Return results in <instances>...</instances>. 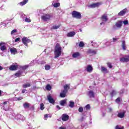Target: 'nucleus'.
Listing matches in <instances>:
<instances>
[{"instance_id":"f257e3e1","label":"nucleus","mask_w":129,"mask_h":129,"mask_svg":"<svg viewBox=\"0 0 129 129\" xmlns=\"http://www.w3.org/2000/svg\"><path fill=\"white\" fill-rule=\"evenodd\" d=\"M62 54V47L60 44L57 43L54 48V59H57L58 57H60Z\"/></svg>"},{"instance_id":"f03ea898","label":"nucleus","mask_w":129,"mask_h":129,"mask_svg":"<svg viewBox=\"0 0 129 129\" xmlns=\"http://www.w3.org/2000/svg\"><path fill=\"white\" fill-rule=\"evenodd\" d=\"M72 16L73 18H75V19H79L80 20L81 18H82V16L81 15V13L79 12L74 11L72 12Z\"/></svg>"},{"instance_id":"7ed1b4c3","label":"nucleus","mask_w":129,"mask_h":129,"mask_svg":"<svg viewBox=\"0 0 129 129\" xmlns=\"http://www.w3.org/2000/svg\"><path fill=\"white\" fill-rule=\"evenodd\" d=\"M30 42H31V39H29L27 37H23L22 38V43L25 45V46H26V47H28V44L30 43Z\"/></svg>"},{"instance_id":"20e7f679","label":"nucleus","mask_w":129,"mask_h":129,"mask_svg":"<svg viewBox=\"0 0 129 129\" xmlns=\"http://www.w3.org/2000/svg\"><path fill=\"white\" fill-rule=\"evenodd\" d=\"M51 19V15L50 14H45L41 16V20L43 21H45L47 22V21H49Z\"/></svg>"},{"instance_id":"39448f33","label":"nucleus","mask_w":129,"mask_h":129,"mask_svg":"<svg viewBox=\"0 0 129 129\" xmlns=\"http://www.w3.org/2000/svg\"><path fill=\"white\" fill-rule=\"evenodd\" d=\"M18 68L19 65L16 63L15 64H12L10 66L9 70H10V71H16V70H18Z\"/></svg>"},{"instance_id":"423d86ee","label":"nucleus","mask_w":129,"mask_h":129,"mask_svg":"<svg viewBox=\"0 0 129 129\" xmlns=\"http://www.w3.org/2000/svg\"><path fill=\"white\" fill-rule=\"evenodd\" d=\"M6 45V43L4 42H1L0 43V49L1 51H7V46Z\"/></svg>"},{"instance_id":"0eeeda50","label":"nucleus","mask_w":129,"mask_h":129,"mask_svg":"<svg viewBox=\"0 0 129 129\" xmlns=\"http://www.w3.org/2000/svg\"><path fill=\"white\" fill-rule=\"evenodd\" d=\"M126 13H127V9L125 8L118 13V16L123 17Z\"/></svg>"},{"instance_id":"6e6552de","label":"nucleus","mask_w":129,"mask_h":129,"mask_svg":"<svg viewBox=\"0 0 129 129\" xmlns=\"http://www.w3.org/2000/svg\"><path fill=\"white\" fill-rule=\"evenodd\" d=\"M100 19L103 22H107L108 21V17H107V14H104L101 16Z\"/></svg>"},{"instance_id":"1a4fd4ad","label":"nucleus","mask_w":129,"mask_h":129,"mask_svg":"<svg viewBox=\"0 0 129 129\" xmlns=\"http://www.w3.org/2000/svg\"><path fill=\"white\" fill-rule=\"evenodd\" d=\"M101 4L99 2H97L96 3H93L91 4L89 7L92 9H94L95 8H98L99 6H100Z\"/></svg>"},{"instance_id":"9d476101","label":"nucleus","mask_w":129,"mask_h":129,"mask_svg":"<svg viewBox=\"0 0 129 129\" xmlns=\"http://www.w3.org/2000/svg\"><path fill=\"white\" fill-rule=\"evenodd\" d=\"M61 119L63 121H67L69 119V115L67 114H63L61 116Z\"/></svg>"},{"instance_id":"9b49d317","label":"nucleus","mask_w":129,"mask_h":129,"mask_svg":"<svg viewBox=\"0 0 129 129\" xmlns=\"http://www.w3.org/2000/svg\"><path fill=\"white\" fill-rule=\"evenodd\" d=\"M47 99L49 103H51L52 104H54L55 103V100H54V99L52 98L51 95H49L48 96H47Z\"/></svg>"},{"instance_id":"f8f14e48","label":"nucleus","mask_w":129,"mask_h":129,"mask_svg":"<svg viewBox=\"0 0 129 129\" xmlns=\"http://www.w3.org/2000/svg\"><path fill=\"white\" fill-rule=\"evenodd\" d=\"M115 26L117 28V29H120L122 27V21H118L116 22Z\"/></svg>"},{"instance_id":"ddd939ff","label":"nucleus","mask_w":129,"mask_h":129,"mask_svg":"<svg viewBox=\"0 0 129 129\" xmlns=\"http://www.w3.org/2000/svg\"><path fill=\"white\" fill-rule=\"evenodd\" d=\"M120 62H129V54L125 56V57H122L120 58Z\"/></svg>"},{"instance_id":"4468645a","label":"nucleus","mask_w":129,"mask_h":129,"mask_svg":"<svg viewBox=\"0 0 129 129\" xmlns=\"http://www.w3.org/2000/svg\"><path fill=\"white\" fill-rule=\"evenodd\" d=\"M87 95H88L90 98H94V92H93L92 90H90L88 92Z\"/></svg>"},{"instance_id":"2eb2a0df","label":"nucleus","mask_w":129,"mask_h":129,"mask_svg":"<svg viewBox=\"0 0 129 129\" xmlns=\"http://www.w3.org/2000/svg\"><path fill=\"white\" fill-rule=\"evenodd\" d=\"M87 54L90 55H95L96 54V51L92 49H89L87 51Z\"/></svg>"},{"instance_id":"dca6fc26","label":"nucleus","mask_w":129,"mask_h":129,"mask_svg":"<svg viewBox=\"0 0 129 129\" xmlns=\"http://www.w3.org/2000/svg\"><path fill=\"white\" fill-rule=\"evenodd\" d=\"M23 73H24L23 71H19L18 72L16 73L14 75L15 77L19 78L21 76H24V75H23Z\"/></svg>"},{"instance_id":"f3484780","label":"nucleus","mask_w":129,"mask_h":129,"mask_svg":"<svg viewBox=\"0 0 129 129\" xmlns=\"http://www.w3.org/2000/svg\"><path fill=\"white\" fill-rule=\"evenodd\" d=\"M87 72H88L89 73H91L92 71H93V68L92 67V66L91 65H88L86 68Z\"/></svg>"},{"instance_id":"a211bd4d","label":"nucleus","mask_w":129,"mask_h":129,"mask_svg":"<svg viewBox=\"0 0 129 129\" xmlns=\"http://www.w3.org/2000/svg\"><path fill=\"white\" fill-rule=\"evenodd\" d=\"M10 52L11 54H13L14 55H15V54L18 53V50L15 48H11Z\"/></svg>"},{"instance_id":"6ab92c4d","label":"nucleus","mask_w":129,"mask_h":129,"mask_svg":"<svg viewBox=\"0 0 129 129\" xmlns=\"http://www.w3.org/2000/svg\"><path fill=\"white\" fill-rule=\"evenodd\" d=\"M101 71L103 73H105V74L108 73V71L107 70V69L104 67H101Z\"/></svg>"},{"instance_id":"aec40b11","label":"nucleus","mask_w":129,"mask_h":129,"mask_svg":"<svg viewBox=\"0 0 129 129\" xmlns=\"http://www.w3.org/2000/svg\"><path fill=\"white\" fill-rule=\"evenodd\" d=\"M19 68L20 69H22L23 71H25V70H27V68H29V65L20 66H19Z\"/></svg>"},{"instance_id":"412c9836","label":"nucleus","mask_w":129,"mask_h":129,"mask_svg":"<svg viewBox=\"0 0 129 129\" xmlns=\"http://www.w3.org/2000/svg\"><path fill=\"white\" fill-rule=\"evenodd\" d=\"M121 47L124 51H125V50H126V45H125V41L123 40L122 41Z\"/></svg>"},{"instance_id":"4be33fe9","label":"nucleus","mask_w":129,"mask_h":129,"mask_svg":"<svg viewBox=\"0 0 129 129\" xmlns=\"http://www.w3.org/2000/svg\"><path fill=\"white\" fill-rule=\"evenodd\" d=\"M59 103L61 106H65V104H66L67 103V101L66 100L64 99V100H61L59 102Z\"/></svg>"},{"instance_id":"5701e85b","label":"nucleus","mask_w":129,"mask_h":129,"mask_svg":"<svg viewBox=\"0 0 129 129\" xmlns=\"http://www.w3.org/2000/svg\"><path fill=\"white\" fill-rule=\"evenodd\" d=\"M8 101H5L1 104V105L3 106V109H4L5 110H6V111H7L8 110V109H6V105H7V104H8Z\"/></svg>"},{"instance_id":"b1692460","label":"nucleus","mask_w":129,"mask_h":129,"mask_svg":"<svg viewBox=\"0 0 129 129\" xmlns=\"http://www.w3.org/2000/svg\"><path fill=\"white\" fill-rule=\"evenodd\" d=\"M28 2H29V0H23V2H21L19 3V5L23 7V6H25Z\"/></svg>"},{"instance_id":"393cba45","label":"nucleus","mask_w":129,"mask_h":129,"mask_svg":"<svg viewBox=\"0 0 129 129\" xmlns=\"http://www.w3.org/2000/svg\"><path fill=\"white\" fill-rule=\"evenodd\" d=\"M73 58H77V57H80V53L77 52H75L73 54Z\"/></svg>"},{"instance_id":"a878e982","label":"nucleus","mask_w":129,"mask_h":129,"mask_svg":"<svg viewBox=\"0 0 129 129\" xmlns=\"http://www.w3.org/2000/svg\"><path fill=\"white\" fill-rule=\"evenodd\" d=\"M75 35V32H71L67 34V37H73Z\"/></svg>"},{"instance_id":"bb28decb","label":"nucleus","mask_w":129,"mask_h":129,"mask_svg":"<svg viewBox=\"0 0 129 129\" xmlns=\"http://www.w3.org/2000/svg\"><path fill=\"white\" fill-rule=\"evenodd\" d=\"M60 27H61L60 24H59L57 26L54 25V26H53L51 29V30H56V29H59L60 28Z\"/></svg>"},{"instance_id":"cd10ccee","label":"nucleus","mask_w":129,"mask_h":129,"mask_svg":"<svg viewBox=\"0 0 129 129\" xmlns=\"http://www.w3.org/2000/svg\"><path fill=\"white\" fill-rule=\"evenodd\" d=\"M63 88L64 89H65L66 90H68H68L70 89V84H66L63 86Z\"/></svg>"},{"instance_id":"c85d7f7f","label":"nucleus","mask_w":129,"mask_h":129,"mask_svg":"<svg viewBox=\"0 0 129 129\" xmlns=\"http://www.w3.org/2000/svg\"><path fill=\"white\" fill-rule=\"evenodd\" d=\"M45 88L46 90H48V91H50L52 89V87H51V85L50 84H48L46 85Z\"/></svg>"},{"instance_id":"c756f323","label":"nucleus","mask_w":129,"mask_h":129,"mask_svg":"<svg viewBox=\"0 0 129 129\" xmlns=\"http://www.w3.org/2000/svg\"><path fill=\"white\" fill-rule=\"evenodd\" d=\"M116 92L114 90H113L112 91V92L110 93V95H111V97H113V96H114V95H116Z\"/></svg>"},{"instance_id":"7c9ffc66","label":"nucleus","mask_w":129,"mask_h":129,"mask_svg":"<svg viewBox=\"0 0 129 129\" xmlns=\"http://www.w3.org/2000/svg\"><path fill=\"white\" fill-rule=\"evenodd\" d=\"M22 86L23 88H28V87H31V84L28 83L26 84H23Z\"/></svg>"},{"instance_id":"2f4dec72","label":"nucleus","mask_w":129,"mask_h":129,"mask_svg":"<svg viewBox=\"0 0 129 129\" xmlns=\"http://www.w3.org/2000/svg\"><path fill=\"white\" fill-rule=\"evenodd\" d=\"M30 103H25L23 104V107L24 108H29V107H30Z\"/></svg>"},{"instance_id":"473e14b6","label":"nucleus","mask_w":129,"mask_h":129,"mask_svg":"<svg viewBox=\"0 0 129 129\" xmlns=\"http://www.w3.org/2000/svg\"><path fill=\"white\" fill-rule=\"evenodd\" d=\"M118 117H120V118H122L124 117V113H119L117 115Z\"/></svg>"},{"instance_id":"72a5a7b5","label":"nucleus","mask_w":129,"mask_h":129,"mask_svg":"<svg viewBox=\"0 0 129 129\" xmlns=\"http://www.w3.org/2000/svg\"><path fill=\"white\" fill-rule=\"evenodd\" d=\"M84 42L83 41H80L79 44L80 48H82L85 46Z\"/></svg>"},{"instance_id":"f704fd0d","label":"nucleus","mask_w":129,"mask_h":129,"mask_svg":"<svg viewBox=\"0 0 129 129\" xmlns=\"http://www.w3.org/2000/svg\"><path fill=\"white\" fill-rule=\"evenodd\" d=\"M40 110H44L45 108V105H44V103H40Z\"/></svg>"},{"instance_id":"c9c22d12","label":"nucleus","mask_w":129,"mask_h":129,"mask_svg":"<svg viewBox=\"0 0 129 129\" xmlns=\"http://www.w3.org/2000/svg\"><path fill=\"white\" fill-rule=\"evenodd\" d=\"M69 106L71 108L74 107V102L70 101V104H69Z\"/></svg>"},{"instance_id":"e433bc0d","label":"nucleus","mask_w":129,"mask_h":129,"mask_svg":"<svg viewBox=\"0 0 129 129\" xmlns=\"http://www.w3.org/2000/svg\"><path fill=\"white\" fill-rule=\"evenodd\" d=\"M54 8H58V7H60V3H56L53 4Z\"/></svg>"},{"instance_id":"4c0bfd02","label":"nucleus","mask_w":129,"mask_h":129,"mask_svg":"<svg viewBox=\"0 0 129 129\" xmlns=\"http://www.w3.org/2000/svg\"><path fill=\"white\" fill-rule=\"evenodd\" d=\"M60 97H62V98L66 97V94L63 93H60Z\"/></svg>"},{"instance_id":"58836bf2","label":"nucleus","mask_w":129,"mask_h":129,"mask_svg":"<svg viewBox=\"0 0 129 129\" xmlns=\"http://www.w3.org/2000/svg\"><path fill=\"white\" fill-rule=\"evenodd\" d=\"M107 65L108 68H110V69H111V68H112V65H111V63L107 62Z\"/></svg>"},{"instance_id":"ea45409f","label":"nucleus","mask_w":129,"mask_h":129,"mask_svg":"<svg viewBox=\"0 0 129 129\" xmlns=\"http://www.w3.org/2000/svg\"><path fill=\"white\" fill-rule=\"evenodd\" d=\"M51 69V67L49 65H46L45 66V70H49Z\"/></svg>"},{"instance_id":"a19ab883","label":"nucleus","mask_w":129,"mask_h":129,"mask_svg":"<svg viewBox=\"0 0 129 129\" xmlns=\"http://www.w3.org/2000/svg\"><path fill=\"white\" fill-rule=\"evenodd\" d=\"M85 108L86 110H89L90 109V105L88 104L85 106Z\"/></svg>"},{"instance_id":"79ce46f5","label":"nucleus","mask_w":129,"mask_h":129,"mask_svg":"<svg viewBox=\"0 0 129 129\" xmlns=\"http://www.w3.org/2000/svg\"><path fill=\"white\" fill-rule=\"evenodd\" d=\"M25 22H26V23H31V19H30V18H26L25 19Z\"/></svg>"},{"instance_id":"37998d69","label":"nucleus","mask_w":129,"mask_h":129,"mask_svg":"<svg viewBox=\"0 0 129 129\" xmlns=\"http://www.w3.org/2000/svg\"><path fill=\"white\" fill-rule=\"evenodd\" d=\"M17 29H14L11 31V35H14L15 33H17Z\"/></svg>"},{"instance_id":"c03bdc74","label":"nucleus","mask_w":129,"mask_h":129,"mask_svg":"<svg viewBox=\"0 0 129 129\" xmlns=\"http://www.w3.org/2000/svg\"><path fill=\"white\" fill-rule=\"evenodd\" d=\"M79 112H83V107H80L79 108Z\"/></svg>"},{"instance_id":"a18cd8bd","label":"nucleus","mask_w":129,"mask_h":129,"mask_svg":"<svg viewBox=\"0 0 129 129\" xmlns=\"http://www.w3.org/2000/svg\"><path fill=\"white\" fill-rule=\"evenodd\" d=\"M115 102H120V97L117 98L115 100Z\"/></svg>"},{"instance_id":"49530a36","label":"nucleus","mask_w":129,"mask_h":129,"mask_svg":"<svg viewBox=\"0 0 129 129\" xmlns=\"http://www.w3.org/2000/svg\"><path fill=\"white\" fill-rule=\"evenodd\" d=\"M122 23L124 24V25H127L128 24V21L125 20Z\"/></svg>"},{"instance_id":"de8ad7c7","label":"nucleus","mask_w":129,"mask_h":129,"mask_svg":"<svg viewBox=\"0 0 129 129\" xmlns=\"http://www.w3.org/2000/svg\"><path fill=\"white\" fill-rule=\"evenodd\" d=\"M115 129H124V127H122L121 128H120L118 125H117L115 127Z\"/></svg>"},{"instance_id":"09e8293b","label":"nucleus","mask_w":129,"mask_h":129,"mask_svg":"<svg viewBox=\"0 0 129 129\" xmlns=\"http://www.w3.org/2000/svg\"><path fill=\"white\" fill-rule=\"evenodd\" d=\"M21 40V38L20 37H18L15 39V42L17 43V42H20Z\"/></svg>"},{"instance_id":"8fccbe9b","label":"nucleus","mask_w":129,"mask_h":129,"mask_svg":"<svg viewBox=\"0 0 129 129\" xmlns=\"http://www.w3.org/2000/svg\"><path fill=\"white\" fill-rule=\"evenodd\" d=\"M67 92H68V90H66L65 89H64L63 91H62V93H65L66 94L67 93Z\"/></svg>"},{"instance_id":"3c124183","label":"nucleus","mask_w":129,"mask_h":129,"mask_svg":"<svg viewBox=\"0 0 129 129\" xmlns=\"http://www.w3.org/2000/svg\"><path fill=\"white\" fill-rule=\"evenodd\" d=\"M17 99L18 101L22 100V99H23V97H19L18 98H17Z\"/></svg>"},{"instance_id":"603ef678","label":"nucleus","mask_w":129,"mask_h":129,"mask_svg":"<svg viewBox=\"0 0 129 129\" xmlns=\"http://www.w3.org/2000/svg\"><path fill=\"white\" fill-rule=\"evenodd\" d=\"M44 117H45V118H47L49 117V115H48V114H45L44 115Z\"/></svg>"},{"instance_id":"864d4df0","label":"nucleus","mask_w":129,"mask_h":129,"mask_svg":"<svg viewBox=\"0 0 129 129\" xmlns=\"http://www.w3.org/2000/svg\"><path fill=\"white\" fill-rule=\"evenodd\" d=\"M117 41V38H113V42H116Z\"/></svg>"},{"instance_id":"5fc2aeb1","label":"nucleus","mask_w":129,"mask_h":129,"mask_svg":"<svg viewBox=\"0 0 129 129\" xmlns=\"http://www.w3.org/2000/svg\"><path fill=\"white\" fill-rule=\"evenodd\" d=\"M26 89H23L22 90V93H25V92H26Z\"/></svg>"},{"instance_id":"6e6d98bb","label":"nucleus","mask_w":129,"mask_h":129,"mask_svg":"<svg viewBox=\"0 0 129 129\" xmlns=\"http://www.w3.org/2000/svg\"><path fill=\"white\" fill-rule=\"evenodd\" d=\"M56 108H58V109H61V108L59 107V105L56 106Z\"/></svg>"},{"instance_id":"4d7b16f0","label":"nucleus","mask_w":129,"mask_h":129,"mask_svg":"<svg viewBox=\"0 0 129 129\" xmlns=\"http://www.w3.org/2000/svg\"><path fill=\"white\" fill-rule=\"evenodd\" d=\"M59 129H66V128L61 126V127H59Z\"/></svg>"},{"instance_id":"13d9d810","label":"nucleus","mask_w":129,"mask_h":129,"mask_svg":"<svg viewBox=\"0 0 129 129\" xmlns=\"http://www.w3.org/2000/svg\"><path fill=\"white\" fill-rule=\"evenodd\" d=\"M3 69H4V68L2 66H0V71H1V70H3Z\"/></svg>"},{"instance_id":"bf43d9fd","label":"nucleus","mask_w":129,"mask_h":129,"mask_svg":"<svg viewBox=\"0 0 129 129\" xmlns=\"http://www.w3.org/2000/svg\"><path fill=\"white\" fill-rule=\"evenodd\" d=\"M109 111H112V108H109Z\"/></svg>"},{"instance_id":"052dcab7","label":"nucleus","mask_w":129,"mask_h":129,"mask_svg":"<svg viewBox=\"0 0 129 129\" xmlns=\"http://www.w3.org/2000/svg\"><path fill=\"white\" fill-rule=\"evenodd\" d=\"M0 96H2V90H0Z\"/></svg>"},{"instance_id":"680f3d73","label":"nucleus","mask_w":129,"mask_h":129,"mask_svg":"<svg viewBox=\"0 0 129 129\" xmlns=\"http://www.w3.org/2000/svg\"><path fill=\"white\" fill-rule=\"evenodd\" d=\"M100 25H102V23H100Z\"/></svg>"},{"instance_id":"e2e57ef3","label":"nucleus","mask_w":129,"mask_h":129,"mask_svg":"<svg viewBox=\"0 0 129 129\" xmlns=\"http://www.w3.org/2000/svg\"><path fill=\"white\" fill-rule=\"evenodd\" d=\"M82 119H83V117H82Z\"/></svg>"}]
</instances>
